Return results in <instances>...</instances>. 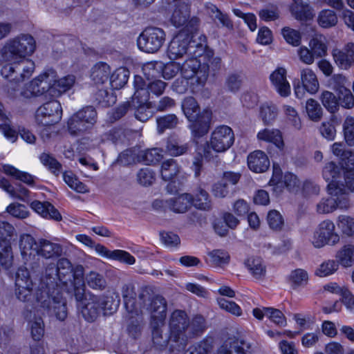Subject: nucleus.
Here are the masks:
<instances>
[{"instance_id":"obj_1","label":"nucleus","mask_w":354,"mask_h":354,"mask_svg":"<svg viewBox=\"0 0 354 354\" xmlns=\"http://www.w3.org/2000/svg\"><path fill=\"white\" fill-rule=\"evenodd\" d=\"M36 49V41L29 34H21L7 41L2 49V55L5 60L12 62L5 64L1 68V75L9 82L6 90L11 97L18 95L20 82L29 78L34 69L35 64L26 57L31 55Z\"/></svg>"},{"instance_id":"obj_2","label":"nucleus","mask_w":354,"mask_h":354,"mask_svg":"<svg viewBox=\"0 0 354 354\" xmlns=\"http://www.w3.org/2000/svg\"><path fill=\"white\" fill-rule=\"evenodd\" d=\"M234 134L231 127L219 125L211 133L209 140L196 148V155L193 162V169L196 177H198L203 168V160L211 161L214 153L227 151L234 142Z\"/></svg>"},{"instance_id":"obj_3","label":"nucleus","mask_w":354,"mask_h":354,"mask_svg":"<svg viewBox=\"0 0 354 354\" xmlns=\"http://www.w3.org/2000/svg\"><path fill=\"white\" fill-rule=\"evenodd\" d=\"M53 290H50L49 284L44 288L43 284L37 288L35 292L36 301L40 306L46 309L50 315H54L58 319L64 320L68 315L66 300L63 298L58 288H54L52 282Z\"/></svg>"},{"instance_id":"obj_4","label":"nucleus","mask_w":354,"mask_h":354,"mask_svg":"<svg viewBox=\"0 0 354 354\" xmlns=\"http://www.w3.org/2000/svg\"><path fill=\"white\" fill-rule=\"evenodd\" d=\"M181 75L190 80V91L192 93L201 92L205 86L209 76V68L201 64L196 58L191 57L181 65Z\"/></svg>"},{"instance_id":"obj_5","label":"nucleus","mask_w":354,"mask_h":354,"mask_svg":"<svg viewBox=\"0 0 354 354\" xmlns=\"http://www.w3.org/2000/svg\"><path fill=\"white\" fill-rule=\"evenodd\" d=\"M189 316L185 310H175L169 317V328L171 346L184 350L187 346V330Z\"/></svg>"},{"instance_id":"obj_6","label":"nucleus","mask_w":354,"mask_h":354,"mask_svg":"<svg viewBox=\"0 0 354 354\" xmlns=\"http://www.w3.org/2000/svg\"><path fill=\"white\" fill-rule=\"evenodd\" d=\"M55 77V73L53 71L41 74L28 84L25 89L20 92V95L25 98L42 95L46 99L55 97L57 92L52 84Z\"/></svg>"},{"instance_id":"obj_7","label":"nucleus","mask_w":354,"mask_h":354,"mask_svg":"<svg viewBox=\"0 0 354 354\" xmlns=\"http://www.w3.org/2000/svg\"><path fill=\"white\" fill-rule=\"evenodd\" d=\"M310 240L315 248H322L326 245H335L339 242L340 236L335 231L334 223L326 219L319 223Z\"/></svg>"},{"instance_id":"obj_8","label":"nucleus","mask_w":354,"mask_h":354,"mask_svg":"<svg viewBox=\"0 0 354 354\" xmlns=\"http://www.w3.org/2000/svg\"><path fill=\"white\" fill-rule=\"evenodd\" d=\"M165 41V33L161 28L156 27L147 28L138 37L139 48L148 53L158 51Z\"/></svg>"},{"instance_id":"obj_9","label":"nucleus","mask_w":354,"mask_h":354,"mask_svg":"<svg viewBox=\"0 0 354 354\" xmlns=\"http://www.w3.org/2000/svg\"><path fill=\"white\" fill-rule=\"evenodd\" d=\"M62 109L57 100H50L39 106L35 115L38 124L51 126L59 122L62 119Z\"/></svg>"},{"instance_id":"obj_10","label":"nucleus","mask_w":354,"mask_h":354,"mask_svg":"<svg viewBox=\"0 0 354 354\" xmlns=\"http://www.w3.org/2000/svg\"><path fill=\"white\" fill-rule=\"evenodd\" d=\"M142 310L146 308L150 314V326H165L167 303L162 296L156 295L152 297L150 294V300L147 301L146 305L142 304Z\"/></svg>"},{"instance_id":"obj_11","label":"nucleus","mask_w":354,"mask_h":354,"mask_svg":"<svg viewBox=\"0 0 354 354\" xmlns=\"http://www.w3.org/2000/svg\"><path fill=\"white\" fill-rule=\"evenodd\" d=\"M35 286L27 268L21 267L15 274V295L23 302H29L32 299Z\"/></svg>"},{"instance_id":"obj_12","label":"nucleus","mask_w":354,"mask_h":354,"mask_svg":"<svg viewBox=\"0 0 354 354\" xmlns=\"http://www.w3.org/2000/svg\"><path fill=\"white\" fill-rule=\"evenodd\" d=\"M192 37L185 32H180L170 41L167 55L171 60L183 58L191 47Z\"/></svg>"},{"instance_id":"obj_13","label":"nucleus","mask_w":354,"mask_h":354,"mask_svg":"<svg viewBox=\"0 0 354 354\" xmlns=\"http://www.w3.org/2000/svg\"><path fill=\"white\" fill-rule=\"evenodd\" d=\"M122 294L127 312H133L138 309V307L142 308V305H146L147 301L150 300V291L147 288H142L138 297L136 298L133 297V288L124 285L122 289Z\"/></svg>"},{"instance_id":"obj_14","label":"nucleus","mask_w":354,"mask_h":354,"mask_svg":"<svg viewBox=\"0 0 354 354\" xmlns=\"http://www.w3.org/2000/svg\"><path fill=\"white\" fill-rule=\"evenodd\" d=\"M100 296L88 293L87 297L82 304H77L81 309V313L84 318L92 322L96 320L102 313Z\"/></svg>"},{"instance_id":"obj_15","label":"nucleus","mask_w":354,"mask_h":354,"mask_svg":"<svg viewBox=\"0 0 354 354\" xmlns=\"http://www.w3.org/2000/svg\"><path fill=\"white\" fill-rule=\"evenodd\" d=\"M139 93L131 98V106L134 111V115L136 119L141 122H147L149 118L153 116V111H151L152 104L151 102H147L149 99V94L145 93L142 98H138Z\"/></svg>"},{"instance_id":"obj_16","label":"nucleus","mask_w":354,"mask_h":354,"mask_svg":"<svg viewBox=\"0 0 354 354\" xmlns=\"http://www.w3.org/2000/svg\"><path fill=\"white\" fill-rule=\"evenodd\" d=\"M332 55L340 68L348 69L354 64V44L349 42L342 49H334Z\"/></svg>"},{"instance_id":"obj_17","label":"nucleus","mask_w":354,"mask_h":354,"mask_svg":"<svg viewBox=\"0 0 354 354\" xmlns=\"http://www.w3.org/2000/svg\"><path fill=\"white\" fill-rule=\"evenodd\" d=\"M328 192L330 196H333L335 199V209L348 210L351 203L344 185L339 183H329Z\"/></svg>"},{"instance_id":"obj_18","label":"nucleus","mask_w":354,"mask_h":354,"mask_svg":"<svg viewBox=\"0 0 354 354\" xmlns=\"http://www.w3.org/2000/svg\"><path fill=\"white\" fill-rule=\"evenodd\" d=\"M37 254L45 259L60 257L62 254V246L47 239H41L38 241L36 248Z\"/></svg>"},{"instance_id":"obj_19","label":"nucleus","mask_w":354,"mask_h":354,"mask_svg":"<svg viewBox=\"0 0 354 354\" xmlns=\"http://www.w3.org/2000/svg\"><path fill=\"white\" fill-rule=\"evenodd\" d=\"M212 119V112L204 110L196 119L193 120L190 128L192 135L196 138H201L206 135L209 129Z\"/></svg>"},{"instance_id":"obj_20","label":"nucleus","mask_w":354,"mask_h":354,"mask_svg":"<svg viewBox=\"0 0 354 354\" xmlns=\"http://www.w3.org/2000/svg\"><path fill=\"white\" fill-rule=\"evenodd\" d=\"M272 84L279 94L282 97H288L290 94V85L286 80V70L278 68L270 76Z\"/></svg>"},{"instance_id":"obj_21","label":"nucleus","mask_w":354,"mask_h":354,"mask_svg":"<svg viewBox=\"0 0 354 354\" xmlns=\"http://www.w3.org/2000/svg\"><path fill=\"white\" fill-rule=\"evenodd\" d=\"M248 165L254 172L262 173L269 168L270 160L263 151L257 150L248 155Z\"/></svg>"},{"instance_id":"obj_22","label":"nucleus","mask_w":354,"mask_h":354,"mask_svg":"<svg viewBox=\"0 0 354 354\" xmlns=\"http://www.w3.org/2000/svg\"><path fill=\"white\" fill-rule=\"evenodd\" d=\"M127 331L130 336L136 339L141 334L144 318L142 308L135 309L133 312H127Z\"/></svg>"},{"instance_id":"obj_23","label":"nucleus","mask_w":354,"mask_h":354,"mask_svg":"<svg viewBox=\"0 0 354 354\" xmlns=\"http://www.w3.org/2000/svg\"><path fill=\"white\" fill-rule=\"evenodd\" d=\"M193 196L190 194H183L178 197L167 200L164 206L176 213H185L192 206Z\"/></svg>"},{"instance_id":"obj_24","label":"nucleus","mask_w":354,"mask_h":354,"mask_svg":"<svg viewBox=\"0 0 354 354\" xmlns=\"http://www.w3.org/2000/svg\"><path fill=\"white\" fill-rule=\"evenodd\" d=\"M207 328L206 319L200 314L189 317V324L187 330V344L189 339L201 336Z\"/></svg>"},{"instance_id":"obj_25","label":"nucleus","mask_w":354,"mask_h":354,"mask_svg":"<svg viewBox=\"0 0 354 354\" xmlns=\"http://www.w3.org/2000/svg\"><path fill=\"white\" fill-rule=\"evenodd\" d=\"M333 153L339 157L342 167L346 171L354 169V152L345 149L342 142H335L331 146Z\"/></svg>"},{"instance_id":"obj_26","label":"nucleus","mask_w":354,"mask_h":354,"mask_svg":"<svg viewBox=\"0 0 354 354\" xmlns=\"http://www.w3.org/2000/svg\"><path fill=\"white\" fill-rule=\"evenodd\" d=\"M292 15L298 21H307L313 19L315 14L312 7L307 3L298 0L290 6Z\"/></svg>"},{"instance_id":"obj_27","label":"nucleus","mask_w":354,"mask_h":354,"mask_svg":"<svg viewBox=\"0 0 354 354\" xmlns=\"http://www.w3.org/2000/svg\"><path fill=\"white\" fill-rule=\"evenodd\" d=\"M163 326H158L157 327H153V326H150L152 333V341L154 346L160 351H162L168 346L171 353L180 352L182 350H177L171 346L170 335L168 338L163 337L162 329Z\"/></svg>"},{"instance_id":"obj_28","label":"nucleus","mask_w":354,"mask_h":354,"mask_svg":"<svg viewBox=\"0 0 354 354\" xmlns=\"http://www.w3.org/2000/svg\"><path fill=\"white\" fill-rule=\"evenodd\" d=\"M190 146L187 142L176 136H171L167 138L166 151L171 156H180L188 152Z\"/></svg>"},{"instance_id":"obj_29","label":"nucleus","mask_w":354,"mask_h":354,"mask_svg":"<svg viewBox=\"0 0 354 354\" xmlns=\"http://www.w3.org/2000/svg\"><path fill=\"white\" fill-rule=\"evenodd\" d=\"M110 74V66L104 62H99L93 66L91 77L96 85H101L107 82Z\"/></svg>"},{"instance_id":"obj_30","label":"nucleus","mask_w":354,"mask_h":354,"mask_svg":"<svg viewBox=\"0 0 354 354\" xmlns=\"http://www.w3.org/2000/svg\"><path fill=\"white\" fill-rule=\"evenodd\" d=\"M301 80L305 89L310 94L318 91L319 84L317 75L310 68H306L301 71Z\"/></svg>"},{"instance_id":"obj_31","label":"nucleus","mask_w":354,"mask_h":354,"mask_svg":"<svg viewBox=\"0 0 354 354\" xmlns=\"http://www.w3.org/2000/svg\"><path fill=\"white\" fill-rule=\"evenodd\" d=\"M181 168L177 161L169 158L162 162L161 165V177L165 181L173 180L180 172Z\"/></svg>"},{"instance_id":"obj_32","label":"nucleus","mask_w":354,"mask_h":354,"mask_svg":"<svg viewBox=\"0 0 354 354\" xmlns=\"http://www.w3.org/2000/svg\"><path fill=\"white\" fill-rule=\"evenodd\" d=\"M245 265L255 279H261L265 277L266 267L260 257H250L245 261Z\"/></svg>"},{"instance_id":"obj_33","label":"nucleus","mask_w":354,"mask_h":354,"mask_svg":"<svg viewBox=\"0 0 354 354\" xmlns=\"http://www.w3.org/2000/svg\"><path fill=\"white\" fill-rule=\"evenodd\" d=\"M257 138L259 140L273 143L281 150L283 149L284 142L282 135L278 129H265L258 133Z\"/></svg>"},{"instance_id":"obj_34","label":"nucleus","mask_w":354,"mask_h":354,"mask_svg":"<svg viewBox=\"0 0 354 354\" xmlns=\"http://www.w3.org/2000/svg\"><path fill=\"white\" fill-rule=\"evenodd\" d=\"M338 263L344 267L351 266L354 263V245L348 243L343 245L335 255Z\"/></svg>"},{"instance_id":"obj_35","label":"nucleus","mask_w":354,"mask_h":354,"mask_svg":"<svg viewBox=\"0 0 354 354\" xmlns=\"http://www.w3.org/2000/svg\"><path fill=\"white\" fill-rule=\"evenodd\" d=\"M2 171L8 176L19 180L28 185L33 186L35 185V177L28 173L21 171L10 165L3 166Z\"/></svg>"},{"instance_id":"obj_36","label":"nucleus","mask_w":354,"mask_h":354,"mask_svg":"<svg viewBox=\"0 0 354 354\" xmlns=\"http://www.w3.org/2000/svg\"><path fill=\"white\" fill-rule=\"evenodd\" d=\"M93 98L95 102L102 106H109L115 104L116 97L112 92H109L104 87L93 90Z\"/></svg>"},{"instance_id":"obj_37","label":"nucleus","mask_w":354,"mask_h":354,"mask_svg":"<svg viewBox=\"0 0 354 354\" xmlns=\"http://www.w3.org/2000/svg\"><path fill=\"white\" fill-rule=\"evenodd\" d=\"M102 306V312L104 315H111L115 312L119 307L120 299L118 295H100Z\"/></svg>"},{"instance_id":"obj_38","label":"nucleus","mask_w":354,"mask_h":354,"mask_svg":"<svg viewBox=\"0 0 354 354\" xmlns=\"http://www.w3.org/2000/svg\"><path fill=\"white\" fill-rule=\"evenodd\" d=\"M129 71L125 68L116 69L110 76V84L113 89H120L127 82Z\"/></svg>"},{"instance_id":"obj_39","label":"nucleus","mask_w":354,"mask_h":354,"mask_svg":"<svg viewBox=\"0 0 354 354\" xmlns=\"http://www.w3.org/2000/svg\"><path fill=\"white\" fill-rule=\"evenodd\" d=\"M189 18V10L185 4L178 5L174 10L171 21L176 27L185 25Z\"/></svg>"},{"instance_id":"obj_40","label":"nucleus","mask_w":354,"mask_h":354,"mask_svg":"<svg viewBox=\"0 0 354 354\" xmlns=\"http://www.w3.org/2000/svg\"><path fill=\"white\" fill-rule=\"evenodd\" d=\"M183 111L189 121H193L200 114V107L192 97H186L182 104Z\"/></svg>"},{"instance_id":"obj_41","label":"nucleus","mask_w":354,"mask_h":354,"mask_svg":"<svg viewBox=\"0 0 354 354\" xmlns=\"http://www.w3.org/2000/svg\"><path fill=\"white\" fill-rule=\"evenodd\" d=\"M306 112L308 118L313 122H319L323 116V109L319 103L313 99H308L306 102Z\"/></svg>"},{"instance_id":"obj_42","label":"nucleus","mask_w":354,"mask_h":354,"mask_svg":"<svg viewBox=\"0 0 354 354\" xmlns=\"http://www.w3.org/2000/svg\"><path fill=\"white\" fill-rule=\"evenodd\" d=\"M337 225L342 234L347 237L354 236V218L348 215H339Z\"/></svg>"},{"instance_id":"obj_43","label":"nucleus","mask_w":354,"mask_h":354,"mask_svg":"<svg viewBox=\"0 0 354 354\" xmlns=\"http://www.w3.org/2000/svg\"><path fill=\"white\" fill-rule=\"evenodd\" d=\"M218 354H245V350L238 339H229L219 348Z\"/></svg>"},{"instance_id":"obj_44","label":"nucleus","mask_w":354,"mask_h":354,"mask_svg":"<svg viewBox=\"0 0 354 354\" xmlns=\"http://www.w3.org/2000/svg\"><path fill=\"white\" fill-rule=\"evenodd\" d=\"M192 204L198 209L209 210L212 208V203L207 192L202 188H198L195 196H193Z\"/></svg>"},{"instance_id":"obj_45","label":"nucleus","mask_w":354,"mask_h":354,"mask_svg":"<svg viewBox=\"0 0 354 354\" xmlns=\"http://www.w3.org/2000/svg\"><path fill=\"white\" fill-rule=\"evenodd\" d=\"M210 263L214 266L221 267L228 264L230 260L229 253L224 250H214L208 252Z\"/></svg>"},{"instance_id":"obj_46","label":"nucleus","mask_w":354,"mask_h":354,"mask_svg":"<svg viewBox=\"0 0 354 354\" xmlns=\"http://www.w3.org/2000/svg\"><path fill=\"white\" fill-rule=\"evenodd\" d=\"M178 123V119L174 114H167L157 119V130L162 133L166 129L175 128Z\"/></svg>"},{"instance_id":"obj_47","label":"nucleus","mask_w":354,"mask_h":354,"mask_svg":"<svg viewBox=\"0 0 354 354\" xmlns=\"http://www.w3.org/2000/svg\"><path fill=\"white\" fill-rule=\"evenodd\" d=\"M317 21L319 26L327 28L337 24V17L333 10L326 9L319 12Z\"/></svg>"},{"instance_id":"obj_48","label":"nucleus","mask_w":354,"mask_h":354,"mask_svg":"<svg viewBox=\"0 0 354 354\" xmlns=\"http://www.w3.org/2000/svg\"><path fill=\"white\" fill-rule=\"evenodd\" d=\"M283 111L291 126L296 130L301 129L302 122L297 111L290 105H283Z\"/></svg>"},{"instance_id":"obj_49","label":"nucleus","mask_w":354,"mask_h":354,"mask_svg":"<svg viewBox=\"0 0 354 354\" xmlns=\"http://www.w3.org/2000/svg\"><path fill=\"white\" fill-rule=\"evenodd\" d=\"M320 100L323 106L330 113H335L339 109V101L332 92L323 91L320 96Z\"/></svg>"},{"instance_id":"obj_50","label":"nucleus","mask_w":354,"mask_h":354,"mask_svg":"<svg viewBox=\"0 0 354 354\" xmlns=\"http://www.w3.org/2000/svg\"><path fill=\"white\" fill-rule=\"evenodd\" d=\"M86 281L90 288L95 290H102L106 287V281L104 277L96 272L92 271L87 274Z\"/></svg>"},{"instance_id":"obj_51","label":"nucleus","mask_w":354,"mask_h":354,"mask_svg":"<svg viewBox=\"0 0 354 354\" xmlns=\"http://www.w3.org/2000/svg\"><path fill=\"white\" fill-rule=\"evenodd\" d=\"M64 182L73 190L79 193L88 192L87 187L71 171H66L63 174Z\"/></svg>"},{"instance_id":"obj_52","label":"nucleus","mask_w":354,"mask_h":354,"mask_svg":"<svg viewBox=\"0 0 354 354\" xmlns=\"http://www.w3.org/2000/svg\"><path fill=\"white\" fill-rule=\"evenodd\" d=\"M75 82V77L73 75H68L61 78L59 80H56V77H55V80L52 82L53 86L54 87L56 93V97L60 95L62 93L66 92L73 85Z\"/></svg>"},{"instance_id":"obj_53","label":"nucleus","mask_w":354,"mask_h":354,"mask_svg":"<svg viewBox=\"0 0 354 354\" xmlns=\"http://www.w3.org/2000/svg\"><path fill=\"white\" fill-rule=\"evenodd\" d=\"M68 127L70 133L75 136L80 135L91 128L89 124L76 118L75 115H73L68 120Z\"/></svg>"},{"instance_id":"obj_54","label":"nucleus","mask_w":354,"mask_h":354,"mask_svg":"<svg viewBox=\"0 0 354 354\" xmlns=\"http://www.w3.org/2000/svg\"><path fill=\"white\" fill-rule=\"evenodd\" d=\"M341 169L333 162L326 164L323 169V176L329 183H338L336 179L340 175Z\"/></svg>"},{"instance_id":"obj_55","label":"nucleus","mask_w":354,"mask_h":354,"mask_svg":"<svg viewBox=\"0 0 354 354\" xmlns=\"http://www.w3.org/2000/svg\"><path fill=\"white\" fill-rule=\"evenodd\" d=\"M308 279V275L306 270L303 269H296L291 272L289 281L292 287L305 286Z\"/></svg>"},{"instance_id":"obj_56","label":"nucleus","mask_w":354,"mask_h":354,"mask_svg":"<svg viewBox=\"0 0 354 354\" xmlns=\"http://www.w3.org/2000/svg\"><path fill=\"white\" fill-rule=\"evenodd\" d=\"M268 223L270 227L275 231H280L284 225V220L282 215L277 210H270L267 216Z\"/></svg>"},{"instance_id":"obj_57","label":"nucleus","mask_w":354,"mask_h":354,"mask_svg":"<svg viewBox=\"0 0 354 354\" xmlns=\"http://www.w3.org/2000/svg\"><path fill=\"white\" fill-rule=\"evenodd\" d=\"M216 301L221 309L234 316L239 317L242 315V310L241 307L234 301H228L223 297H218Z\"/></svg>"},{"instance_id":"obj_58","label":"nucleus","mask_w":354,"mask_h":354,"mask_svg":"<svg viewBox=\"0 0 354 354\" xmlns=\"http://www.w3.org/2000/svg\"><path fill=\"white\" fill-rule=\"evenodd\" d=\"M162 151L158 148L142 151L141 153L142 160L147 165H153L158 162L163 157Z\"/></svg>"},{"instance_id":"obj_59","label":"nucleus","mask_w":354,"mask_h":354,"mask_svg":"<svg viewBox=\"0 0 354 354\" xmlns=\"http://www.w3.org/2000/svg\"><path fill=\"white\" fill-rule=\"evenodd\" d=\"M91 127L96 121L97 113L93 106H86L75 114Z\"/></svg>"},{"instance_id":"obj_60","label":"nucleus","mask_w":354,"mask_h":354,"mask_svg":"<svg viewBox=\"0 0 354 354\" xmlns=\"http://www.w3.org/2000/svg\"><path fill=\"white\" fill-rule=\"evenodd\" d=\"M212 348V344L207 339H204L198 343L189 347L185 354H208Z\"/></svg>"},{"instance_id":"obj_61","label":"nucleus","mask_w":354,"mask_h":354,"mask_svg":"<svg viewBox=\"0 0 354 354\" xmlns=\"http://www.w3.org/2000/svg\"><path fill=\"white\" fill-rule=\"evenodd\" d=\"M338 262L335 260H328L322 263L317 269V276L323 277L333 274L338 268Z\"/></svg>"},{"instance_id":"obj_62","label":"nucleus","mask_w":354,"mask_h":354,"mask_svg":"<svg viewBox=\"0 0 354 354\" xmlns=\"http://www.w3.org/2000/svg\"><path fill=\"white\" fill-rule=\"evenodd\" d=\"M58 278L64 283H66L64 279L66 276L71 277L73 271L71 263L66 258H61L57 263Z\"/></svg>"},{"instance_id":"obj_63","label":"nucleus","mask_w":354,"mask_h":354,"mask_svg":"<svg viewBox=\"0 0 354 354\" xmlns=\"http://www.w3.org/2000/svg\"><path fill=\"white\" fill-rule=\"evenodd\" d=\"M41 162L56 176L59 175L62 170V165L51 155L43 153L40 156Z\"/></svg>"},{"instance_id":"obj_64","label":"nucleus","mask_w":354,"mask_h":354,"mask_svg":"<svg viewBox=\"0 0 354 354\" xmlns=\"http://www.w3.org/2000/svg\"><path fill=\"white\" fill-rule=\"evenodd\" d=\"M344 139L349 146H354V118L347 117L343 124Z\"/></svg>"}]
</instances>
